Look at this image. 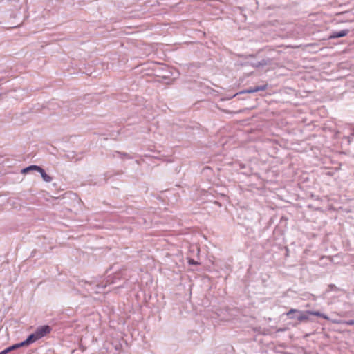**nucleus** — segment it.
Masks as SVG:
<instances>
[{"instance_id":"nucleus-4","label":"nucleus","mask_w":354,"mask_h":354,"mask_svg":"<svg viewBox=\"0 0 354 354\" xmlns=\"http://www.w3.org/2000/svg\"><path fill=\"white\" fill-rule=\"evenodd\" d=\"M31 170H35L39 171L41 174L44 180H45L46 182H50L52 180V178L48 174H46L45 171L41 167L37 165H30L26 168H24V169H22L21 172L23 174H26Z\"/></svg>"},{"instance_id":"nucleus-8","label":"nucleus","mask_w":354,"mask_h":354,"mask_svg":"<svg viewBox=\"0 0 354 354\" xmlns=\"http://www.w3.org/2000/svg\"><path fill=\"white\" fill-rule=\"evenodd\" d=\"M333 323H337V324H339V323H342V324H345L346 325H349V326H352V325H354V320H347V321H333Z\"/></svg>"},{"instance_id":"nucleus-6","label":"nucleus","mask_w":354,"mask_h":354,"mask_svg":"<svg viewBox=\"0 0 354 354\" xmlns=\"http://www.w3.org/2000/svg\"><path fill=\"white\" fill-rule=\"evenodd\" d=\"M348 30H343L339 32H333L331 35L329 36V39H336L344 37L348 35Z\"/></svg>"},{"instance_id":"nucleus-3","label":"nucleus","mask_w":354,"mask_h":354,"mask_svg":"<svg viewBox=\"0 0 354 354\" xmlns=\"http://www.w3.org/2000/svg\"><path fill=\"white\" fill-rule=\"evenodd\" d=\"M38 339H39V338L38 337L37 334L35 333H32V334L28 336V337L25 341L21 342L18 343V344H14V345H12L11 346L8 347L5 350H3L1 352H0V354H7V353H8L10 351L16 350L17 348H19L21 347L27 346L29 344L36 342Z\"/></svg>"},{"instance_id":"nucleus-7","label":"nucleus","mask_w":354,"mask_h":354,"mask_svg":"<svg viewBox=\"0 0 354 354\" xmlns=\"http://www.w3.org/2000/svg\"><path fill=\"white\" fill-rule=\"evenodd\" d=\"M267 88V84H263L260 86H256L254 88H250L245 91L246 93H255L260 91H265Z\"/></svg>"},{"instance_id":"nucleus-2","label":"nucleus","mask_w":354,"mask_h":354,"mask_svg":"<svg viewBox=\"0 0 354 354\" xmlns=\"http://www.w3.org/2000/svg\"><path fill=\"white\" fill-rule=\"evenodd\" d=\"M38 339H39V338L38 337L37 334L35 333H32V334L28 336V337L25 341L21 342L18 343V344H14V345H12L11 346L8 347L5 350H3L1 352H0V354H7V353H8L10 351L16 350L17 348H19L21 347L27 346L29 344L36 342Z\"/></svg>"},{"instance_id":"nucleus-10","label":"nucleus","mask_w":354,"mask_h":354,"mask_svg":"<svg viewBox=\"0 0 354 354\" xmlns=\"http://www.w3.org/2000/svg\"><path fill=\"white\" fill-rule=\"evenodd\" d=\"M330 287L331 288H336V287H335V285H330Z\"/></svg>"},{"instance_id":"nucleus-9","label":"nucleus","mask_w":354,"mask_h":354,"mask_svg":"<svg viewBox=\"0 0 354 354\" xmlns=\"http://www.w3.org/2000/svg\"><path fill=\"white\" fill-rule=\"evenodd\" d=\"M189 263L190 264H196L195 261H194V260H192H192H189Z\"/></svg>"},{"instance_id":"nucleus-5","label":"nucleus","mask_w":354,"mask_h":354,"mask_svg":"<svg viewBox=\"0 0 354 354\" xmlns=\"http://www.w3.org/2000/svg\"><path fill=\"white\" fill-rule=\"evenodd\" d=\"M51 329L48 326H42L37 328L35 333L39 339L50 333Z\"/></svg>"},{"instance_id":"nucleus-1","label":"nucleus","mask_w":354,"mask_h":354,"mask_svg":"<svg viewBox=\"0 0 354 354\" xmlns=\"http://www.w3.org/2000/svg\"><path fill=\"white\" fill-rule=\"evenodd\" d=\"M295 313H299V311L297 309L292 308L288 312H287L286 315L288 316L290 318H292V317H290V315ZM309 315L320 317L327 320L329 319L327 315L322 314L318 311H306L305 313L299 312L297 320L299 322H308L310 319L308 317Z\"/></svg>"}]
</instances>
